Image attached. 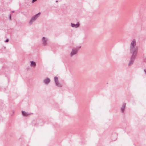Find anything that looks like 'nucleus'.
<instances>
[{"mask_svg":"<svg viewBox=\"0 0 146 146\" xmlns=\"http://www.w3.org/2000/svg\"><path fill=\"white\" fill-rule=\"evenodd\" d=\"M138 50V48L136 47L135 48H130V53L131 54V60L129 62V64H132L137 56Z\"/></svg>","mask_w":146,"mask_h":146,"instance_id":"obj_1","label":"nucleus"},{"mask_svg":"<svg viewBox=\"0 0 146 146\" xmlns=\"http://www.w3.org/2000/svg\"><path fill=\"white\" fill-rule=\"evenodd\" d=\"M80 48V47L78 48H74L72 49L70 54V56L72 57L73 56L76 54L78 52V50Z\"/></svg>","mask_w":146,"mask_h":146,"instance_id":"obj_2","label":"nucleus"},{"mask_svg":"<svg viewBox=\"0 0 146 146\" xmlns=\"http://www.w3.org/2000/svg\"><path fill=\"white\" fill-rule=\"evenodd\" d=\"M136 40L133 39L132 40L130 44V48H136Z\"/></svg>","mask_w":146,"mask_h":146,"instance_id":"obj_3","label":"nucleus"},{"mask_svg":"<svg viewBox=\"0 0 146 146\" xmlns=\"http://www.w3.org/2000/svg\"><path fill=\"white\" fill-rule=\"evenodd\" d=\"M47 40L48 39L47 38L44 37H43L42 39V44L44 46L46 45L47 44Z\"/></svg>","mask_w":146,"mask_h":146,"instance_id":"obj_4","label":"nucleus"},{"mask_svg":"<svg viewBox=\"0 0 146 146\" xmlns=\"http://www.w3.org/2000/svg\"><path fill=\"white\" fill-rule=\"evenodd\" d=\"M54 80L55 81V82L56 85L57 86H60V84L59 83V82L58 81V78L56 77L55 76L54 77Z\"/></svg>","mask_w":146,"mask_h":146,"instance_id":"obj_5","label":"nucleus"},{"mask_svg":"<svg viewBox=\"0 0 146 146\" xmlns=\"http://www.w3.org/2000/svg\"><path fill=\"white\" fill-rule=\"evenodd\" d=\"M71 25L73 28H77L79 27L80 24L79 23H77L76 24L71 23Z\"/></svg>","mask_w":146,"mask_h":146,"instance_id":"obj_6","label":"nucleus"},{"mask_svg":"<svg viewBox=\"0 0 146 146\" xmlns=\"http://www.w3.org/2000/svg\"><path fill=\"white\" fill-rule=\"evenodd\" d=\"M30 65L31 67H35L36 66V64L35 62L34 61H30Z\"/></svg>","mask_w":146,"mask_h":146,"instance_id":"obj_7","label":"nucleus"},{"mask_svg":"<svg viewBox=\"0 0 146 146\" xmlns=\"http://www.w3.org/2000/svg\"><path fill=\"white\" fill-rule=\"evenodd\" d=\"M40 13H39L35 15V16H34L32 18V19H33V20L34 21H35L38 17L40 15Z\"/></svg>","mask_w":146,"mask_h":146,"instance_id":"obj_8","label":"nucleus"},{"mask_svg":"<svg viewBox=\"0 0 146 146\" xmlns=\"http://www.w3.org/2000/svg\"><path fill=\"white\" fill-rule=\"evenodd\" d=\"M50 82V80L48 78H46L44 80V83L46 84H48Z\"/></svg>","mask_w":146,"mask_h":146,"instance_id":"obj_9","label":"nucleus"},{"mask_svg":"<svg viewBox=\"0 0 146 146\" xmlns=\"http://www.w3.org/2000/svg\"><path fill=\"white\" fill-rule=\"evenodd\" d=\"M125 104H124L122 106V107L121 108V111L122 112H123L124 111V110L125 109Z\"/></svg>","mask_w":146,"mask_h":146,"instance_id":"obj_10","label":"nucleus"},{"mask_svg":"<svg viewBox=\"0 0 146 146\" xmlns=\"http://www.w3.org/2000/svg\"><path fill=\"white\" fill-rule=\"evenodd\" d=\"M34 21L32 19L29 22V23L30 24H32L33 23Z\"/></svg>","mask_w":146,"mask_h":146,"instance_id":"obj_11","label":"nucleus"},{"mask_svg":"<svg viewBox=\"0 0 146 146\" xmlns=\"http://www.w3.org/2000/svg\"><path fill=\"white\" fill-rule=\"evenodd\" d=\"M22 113L24 115H27V113L23 111H22Z\"/></svg>","mask_w":146,"mask_h":146,"instance_id":"obj_12","label":"nucleus"},{"mask_svg":"<svg viewBox=\"0 0 146 146\" xmlns=\"http://www.w3.org/2000/svg\"><path fill=\"white\" fill-rule=\"evenodd\" d=\"M8 41H9V40H8V39H7L6 40H5V42H8Z\"/></svg>","mask_w":146,"mask_h":146,"instance_id":"obj_13","label":"nucleus"},{"mask_svg":"<svg viewBox=\"0 0 146 146\" xmlns=\"http://www.w3.org/2000/svg\"><path fill=\"white\" fill-rule=\"evenodd\" d=\"M37 0H32V2L33 3H34V2H35Z\"/></svg>","mask_w":146,"mask_h":146,"instance_id":"obj_14","label":"nucleus"},{"mask_svg":"<svg viewBox=\"0 0 146 146\" xmlns=\"http://www.w3.org/2000/svg\"><path fill=\"white\" fill-rule=\"evenodd\" d=\"M144 71L145 72L146 74V71L145 70H144Z\"/></svg>","mask_w":146,"mask_h":146,"instance_id":"obj_15","label":"nucleus"}]
</instances>
